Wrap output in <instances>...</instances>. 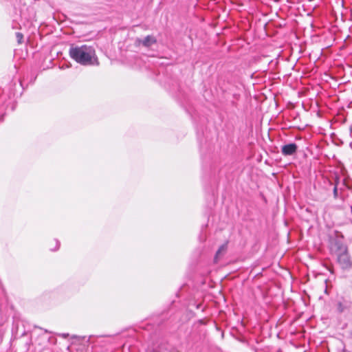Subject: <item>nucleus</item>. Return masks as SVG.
Returning <instances> with one entry per match:
<instances>
[{"label":"nucleus","mask_w":352,"mask_h":352,"mask_svg":"<svg viewBox=\"0 0 352 352\" xmlns=\"http://www.w3.org/2000/svg\"><path fill=\"white\" fill-rule=\"evenodd\" d=\"M331 249L336 254L339 252H346L347 248L343 242L342 237L338 236L332 241Z\"/></svg>","instance_id":"3"},{"label":"nucleus","mask_w":352,"mask_h":352,"mask_svg":"<svg viewBox=\"0 0 352 352\" xmlns=\"http://www.w3.org/2000/svg\"><path fill=\"white\" fill-rule=\"evenodd\" d=\"M16 36L17 38L18 42L21 43L22 42V39L23 38V34L20 32L16 33Z\"/></svg>","instance_id":"7"},{"label":"nucleus","mask_w":352,"mask_h":352,"mask_svg":"<svg viewBox=\"0 0 352 352\" xmlns=\"http://www.w3.org/2000/svg\"><path fill=\"white\" fill-rule=\"evenodd\" d=\"M228 248V243H225L224 244L221 245L219 250H217L215 256H214V262L217 263L219 258L226 253Z\"/></svg>","instance_id":"6"},{"label":"nucleus","mask_w":352,"mask_h":352,"mask_svg":"<svg viewBox=\"0 0 352 352\" xmlns=\"http://www.w3.org/2000/svg\"><path fill=\"white\" fill-rule=\"evenodd\" d=\"M67 336V335H66V334H64V335H63V337H64V338H66Z\"/></svg>","instance_id":"9"},{"label":"nucleus","mask_w":352,"mask_h":352,"mask_svg":"<svg viewBox=\"0 0 352 352\" xmlns=\"http://www.w3.org/2000/svg\"><path fill=\"white\" fill-rule=\"evenodd\" d=\"M157 40L155 36L152 35H148L144 38H137L135 41L136 46L143 45L146 47H149L153 44L156 43Z\"/></svg>","instance_id":"4"},{"label":"nucleus","mask_w":352,"mask_h":352,"mask_svg":"<svg viewBox=\"0 0 352 352\" xmlns=\"http://www.w3.org/2000/svg\"><path fill=\"white\" fill-rule=\"evenodd\" d=\"M336 255L338 263L342 270H349L352 267V261L347 250L346 252H339Z\"/></svg>","instance_id":"2"},{"label":"nucleus","mask_w":352,"mask_h":352,"mask_svg":"<svg viewBox=\"0 0 352 352\" xmlns=\"http://www.w3.org/2000/svg\"><path fill=\"white\" fill-rule=\"evenodd\" d=\"M336 192H337V188H334V192H335V193H336Z\"/></svg>","instance_id":"8"},{"label":"nucleus","mask_w":352,"mask_h":352,"mask_svg":"<svg viewBox=\"0 0 352 352\" xmlns=\"http://www.w3.org/2000/svg\"><path fill=\"white\" fill-rule=\"evenodd\" d=\"M298 146L295 143H290L283 145L281 148V153L284 156H289L295 154L297 151Z\"/></svg>","instance_id":"5"},{"label":"nucleus","mask_w":352,"mask_h":352,"mask_svg":"<svg viewBox=\"0 0 352 352\" xmlns=\"http://www.w3.org/2000/svg\"><path fill=\"white\" fill-rule=\"evenodd\" d=\"M69 54L70 57L82 65H98L99 64L94 47L82 45L72 46Z\"/></svg>","instance_id":"1"}]
</instances>
